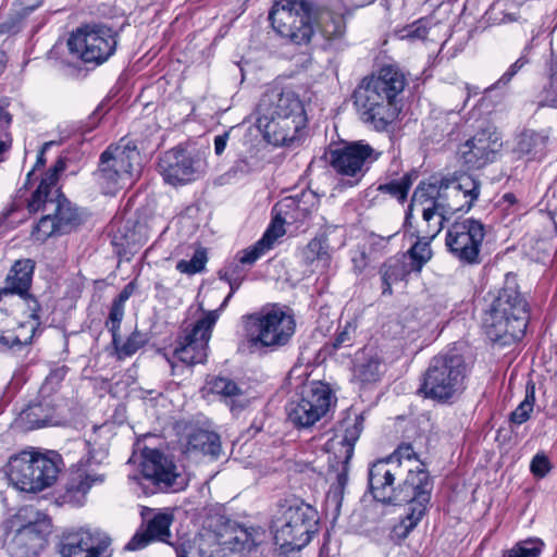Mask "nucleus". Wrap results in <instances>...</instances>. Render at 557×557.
I'll return each instance as SVG.
<instances>
[{
  "mask_svg": "<svg viewBox=\"0 0 557 557\" xmlns=\"http://www.w3.org/2000/svg\"><path fill=\"white\" fill-rule=\"evenodd\" d=\"M158 169L165 183L180 186L201 177L205 172V161L199 156L176 147L162 154Z\"/></svg>",
  "mask_w": 557,
  "mask_h": 557,
  "instance_id": "nucleus-22",
  "label": "nucleus"
},
{
  "mask_svg": "<svg viewBox=\"0 0 557 557\" xmlns=\"http://www.w3.org/2000/svg\"><path fill=\"white\" fill-rule=\"evenodd\" d=\"M219 319V310H211L186 329L173 352V359L186 367L203 363L208 356V343Z\"/></svg>",
  "mask_w": 557,
  "mask_h": 557,
  "instance_id": "nucleus-18",
  "label": "nucleus"
},
{
  "mask_svg": "<svg viewBox=\"0 0 557 557\" xmlns=\"http://www.w3.org/2000/svg\"><path fill=\"white\" fill-rule=\"evenodd\" d=\"M219 276L221 280H224L225 282H227L230 285V288H231L230 294L225 297V299L223 300V302L221 305L220 309H223L227 305L228 300L232 298L233 294L242 285V283L244 281V274L239 270L238 264H233V265H227L224 269L220 270Z\"/></svg>",
  "mask_w": 557,
  "mask_h": 557,
  "instance_id": "nucleus-44",
  "label": "nucleus"
},
{
  "mask_svg": "<svg viewBox=\"0 0 557 557\" xmlns=\"http://www.w3.org/2000/svg\"><path fill=\"white\" fill-rule=\"evenodd\" d=\"M413 183L411 174H405L399 180H393L386 184H381L377 190L382 194H387L392 198L403 202L408 196V191Z\"/></svg>",
  "mask_w": 557,
  "mask_h": 557,
  "instance_id": "nucleus-38",
  "label": "nucleus"
},
{
  "mask_svg": "<svg viewBox=\"0 0 557 557\" xmlns=\"http://www.w3.org/2000/svg\"><path fill=\"white\" fill-rule=\"evenodd\" d=\"M54 144V141H47L42 145L38 156H37V161H36V164L35 166L33 168V170L27 174V183H29L30 181V177L32 175L34 174V172L44 166L45 163H46V159H45V153L46 151Z\"/></svg>",
  "mask_w": 557,
  "mask_h": 557,
  "instance_id": "nucleus-59",
  "label": "nucleus"
},
{
  "mask_svg": "<svg viewBox=\"0 0 557 557\" xmlns=\"http://www.w3.org/2000/svg\"><path fill=\"white\" fill-rule=\"evenodd\" d=\"M543 547L544 543L540 539H529L508 549L505 557H540Z\"/></svg>",
  "mask_w": 557,
  "mask_h": 557,
  "instance_id": "nucleus-43",
  "label": "nucleus"
},
{
  "mask_svg": "<svg viewBox=\"0 0 557 557\" xmlns=\"http://www.w3.org/2000/svg\"><path fill=\"white\" fill-rule=\"evenodd\" d=\"M318 9L309 0H281L269 13L273 29L296 45L308 44L314 34Z\"/></svg>",
  "mask_w": 557,
  "mask_h": 557,
  "instance_id": "nucleus-10",
  "label": "nucleus"
},
{
  "mask_svg": "<svg viewBox=\"0 0 557 557\" xmlns=\"http://www.w3.org/2000/svg\"><path fill=\"white\" fill-rule=\"evenodd\" d=\"M187 453L190 455H203L210 459H218L221 454L220 436L212 431L197 429L189 433Z\"/></svg>",
  "mask_w": 557,
  "mask_h": 557,
  "instance_id": "nucleus-30",
  "label": "nucleus"
},
{
  "mask_svg": "<svg viewBox=\"0 0 557 557\" xmlns=\"http://www.w3.org/2000/svg\"><path fill=\"white\" fill-rule=\"evenodd\" d=\"M517 74L511 72L509 69L499 77V79L486 88V91L492 89L506 87Z\"/></svg>",
  "mask_w": 557,
  "mask_h": 557,
  "instance_id": "nucleus-60",
  "label": "nucleus"
},
{
  "mask_svg": "<svg viewBox=\"0 0 557 557\" xmlns=\"http://www.w3.org/2000/svg\"><path fill=\"white\" fill-rule=\"evenodd\" d=\"M61 377L58 373H51L39 389V400L27 405L15 419L16 428L23 431L53 425L58 423L57 411L60 407L61 398L52 396L55 386Z\"/></svg>",
  "mask_w": 557,
  "mask_h": 557,
  "instance_id": "nucleus-21",
  "label": "nucleus"
},
{
  "mask_svg": "<svg viewBox=\"0 0 557 557\" xmlns=\"http://www.w3.org/2000/svg\"><path fill=\"white\" fill-rule=\"evenodd\" d=\"M404 470L395 457L377 460L369 469V486L373 497L382 503L398 505L407 503V513L401 520L405 535L420 522L426 512L431 499L432 482L426 470H407L401 483Z\"/></svg>",
  "mask_w": 557,
  "mask_h": 557,
  "instance_id": "nucleus-1",
  "label": "nucleus"
},
{
  "mask_svg": "<svg viewBox=\"0 0 557 557\" xmlns=\"http://www.w3.org/2000/svg\"><path fill=\"white\" fill-rule=\"evenodd\" d=\"M502 145V140L496 133L479 132L459 146V160L468 169L484 168L495 161Z\"/></svg>",
  "mask_w": 557,
  "mask_h": 557,
  "instance_id": "nucleus-24",
  "label": "nucleus"
},
{
  "mask_svg": "<svg viewBox=\"0 0 557 557\" xmlns=\"http://www.w3.org/2000/svg\"><path fill=\"white\" fill-rule=\"evenodd\" d=\"M429 33V28L426 25V22L423 20H419L414 23H412L410 26H408L403 34V38L408 39H425Z\"/></svg>",
  "mask_w": 557,
  "mask_h": 557,
  "instance_id": "nucleus-52",
  "label": "nucleus"
},
{
  "mask_svg": "<svg viewBox=\"0 0 557 557\" xmlns=\"http://www.w3.org/2000/svg\"><path fill=\"white\" fill-rule=\"evenodd\" d=\"M230 549L233 552H251L258 545L255 530L245 528L234 530L228 540Z\"/></svg>",
  "mask_w": 557,
  "mask_h": 557,
  "instance_id": "nucleus-37",
  "label": "nucleus"
},
{
  "mask_svg": "<svg viewBox=\"0 0 557 557\" xmlns=\"http://www.w3.org/2000/svg\"><path fill=\"white\" fill-rule=\"evenodd\" d=\"M363 429V418L356 414L343 420L336 434L326 443L327 451L332 453L331 467L336 468L338 488H344L348 481V465L354 455L357 441Z\"/></svg>",
  "mask_w": 557,
  "mask_h": 557,
  "instance_id": "nucleus-20",
  "label": "nucleus"
},
{
  "mask_svg": "<svg viewBox=\"0 0 557 557\" xmlns=\"http://www.w3.org/2000/svg\"><path fill=\"white\" fill-rule=\"evenodd\" d=\"M111 545V539L99 530L79 529L63 536L61 557H101Z\"/></svg>",
  "mask_w": 557,
  "mask_h": 557,
  "instance_id": "nucleus-23",
  "label": "nucleus"
},
{
  "mask_svg": "<svg viewBox=\"0 0 557 557\" xmlns=\"http://www.w3.org/2000/svg\"><path fill=\"white\" fill-rule=\"evenodd\" d=\"M414 455L416 454L410 444H403L396 449V451L391 457H395L398 460V463L401 465V459L411 460V458Z\"/></svg>",
  "mask_w": 557,
  "mask_h": 557,
  "instance_id": "nucleus-58",
  "label": "nucleus"
},
{
  "mask_svg": "<svg viewBox=\"0 0 557 557\" xmlns=\"http://www.w3.org/2000/svg\"><path fill=\"white\" fill-rule=\"evenodd\" d=\"M424 190L429 193V196L437 202V208L444 210L449 215L460 212L469 211L471 208H467L466 200L462 199L460 194L451 196L449 191V185L447 181H440L438 184L433 183H420Z\"/></svg>",
  "mask_w": 557,
  "mask_h": 557,
  "instance_id": "nucleus-29",
  "label": "nucleus"
},
{
  "mask_svg": "<svg viewBox=\"0 0 557 557\" xmlns=\"http://www.w3.org/2000/svg\"><path fill=\"white\" fill-rule=\"evenodd\" d=\"M354 104L360 120L377 132L386 131L399 113L397 102L389 100L367 78L355 89Z\"/></svg>",
  "mask_w": 557,
  "mask_h": 557,
  "instance_id": "nucleus-13",
  "label": "nucleus"
},
{
  "mask_svg": "<svg viewBox=\"0 0 557 557\" xmlns=\"http://www.w3.org/2000/svg\"><path fill=\"white\" fill-rule=\"evenodd\" d=\"M535 403V387L533 384H528L525 388L524 399L519 406L510 413V422L520 425L528 421L534 408Z\"/></svg>",
  "mask_w": 557,
  "mask_h": 557,
  "instance_id": "nucleus-40",
  "label": "nucleus"
},
{
  "mask_svg": "<svg viewBox=\"0 0 557 557\" xmlns=\"http://www.w3.org/2000/svg\"><path fill=\"white\" fill-rule=\"evenodd\" d=\"M173 517L166 512H158L151 519L147 520L146 531L136 533L132 540L126 544L127 550H138L146 547L152 541H160L168 543L171 536L170 527Z\"/></svg>",
  "mask_w": 557,
  "mask_h": 557,
  "instance_id": "nucleus-27",
  "label": "nucleus"
},
{
  "mask_svg": "<svg viewBox=\"0 0 557 557\" xmlns=\"http://www.w3.org/2000/svg\"><path fill=\"white\" fill-rule=\"evenodd\" d=\"M334 397L330 387L313 382L302 387L286 405L288 421L298 429H308L330 409Z\"/></svg>",
  "mask_w": 557,
  "mask_h": 557,
  "instance_id": "nucleus-12",
  "label": "nucleus"
},
{
  "mask_svg": "<svg viewBox=\"0 0 557 557\" xmlns=\"http://www.w3.org/2000/svg\"><path fill=\"white\" fill-rule=\"evenodd\" d=\"M140 153L131 141L122 138L117 144L110 145L100 156L95 178L107 195H114L140 172Z\"/></svg>",
  "mask_w": 557,
  "mask_h": 557,
  "instance_id": "nucleus-6",
  "label": "nucleus"
},
{
  "mask_svg": "<svg viewBox=\"0 0 557 557\" xmlns=\"http://www.w3.org/2000/svg\"><path fill=\"white\" fill-rule=\"evenodd\" d=\"M548 140V135L532 129L523 131L518 137L515 151L519 156H535L541 152Z\"/></svg>",
  "mask_w": 557,
  "mask_h": 557,
  "instance_id": "nucleus-34",
  "label": "nucleus"
},
{
  "mask_svg": "<svg viewBox=\"0 0 557 557\" xmlns=\"http://www.w3.org/2000/svg\"><path fill=\"white\" fill-rule=\"evenodd\" d=\"M13 535L8 544L12 557H38L51 532L49 518L33 506L21 507L9 520Z\"/></svg>",
  "mask_w": 557,
  "mask_h": 557,
  "instance_id": "nucleus-7",
  "label": "nucleus"
},
{
  "mask_svg": "<svg viewBox=\"0 0 557 557\" xmlns=\"http://www.w3.org/2000/svg\"><path fill=\"white\" fill-rule=\"evenodd\" d=\"M208 388L211 393L223 397L225 401H230V399L242 394L238 385L228 377H213L208 382Z\"/></svg>",
  "mask_w": 557,
  "mask_h": 557,
  "instance_id": "nucleus-42",
  "label": "nucleus"
},
{
  "mask_svg": "<svg viewBox=\"0 0 557 557\" xmlns=\"http://www.w3.org/2000/svg\"><path fill=\"white\" fill-rule=\"evenodd\" d=\"M382 152L363 140L332 150L330 163L334 171L346 180L348 186L357 185Z\"/></svg>",
  "mask_w": 557,
  "mask_h": 557,
  "instance_id": "nucleus-17",
  "label": "nucleus"
},
{
  "mask_svg": "<svg viewBox=\"0 0 557 557\" xmlns=\"http://www.w3.org/2000/svg\"><path fill=\"white\" fill-rule=\"evenodd\" d=\"M296 321L292 313L278 307L249 317L247 339L257 348L277 349L292 339Z\"/></svg>",
  "mask_w": 557,
  "mask_h": 557,
  "instance_id": "nucleus-11",
  "label": "nucleus"
},
{
  "mask_svg": "<svg viewBox=\"0 0 557 557\" xmlns=\"http://www.w3.org/2000/svg\"><path fill=\"white\" fill-rule=\"evenodd\" d=\"M104 474H91L86 473L85 478L77 485V491L82 493H86L94 484L102 483L104 481Z\"/></svg>",
  "mask_w": 557,
  "mask_h": 557,
  "instance_id": "nucleus-56",
  "label": "nucleus"
},
{
  "mask_svg": "<svg viewBox=\"0 0 557 557\" xmlns=\"http://www.w3.org/2000/svg\"><path fill=\"white\" fill-rule=\"evenodd\" d=\"M270 248L263 244L260 239L248 247L238 252V261L244 265H252L258 259H260Z\"/></svg>",
  "mask_w": 557,
  "mask_h": 557,
  "instance_id": "nucleus-49",
  "label": "nucleus"
},
{
  "mask_svg": "<svg viewBox=\"0 0 557 557\" xmlns=\"http://www.w3.org/2000/svg\"><path fill=\"white\" fill-rule=\"evenodd\" d=\"M318 511L309 504L295 499L282 506L274 523L276 544L292 550L301 549L318 531Z\"/></svg>",
  "mask_w": 557,
  "mask_h": 557,
  "instance_id": "nucleus-8",
  "label": "nucleus"
},
{
  "mask_svg": "<svg viewBox=\"0 0 557 557\" xmlns=\"http://www.w3.org/2000/svg\"><path fill=\"white\" fill-rule=\"evenodd\" d=\"M116 45L115 33L104 25H85L74 32L67 40L72 54L86 63L95 64L107 61L115 52Z\"/></svg>",
  "mask_w": 557,
  "mask_h": 557,
  "instance_id": "nucleus-14",
  "label": "nucleus"
},
{
  "mask_svg": "<svg viewBox=\"0 0 557 557\" xmlns=\"http://www.w3.org/2000/svg\"><path fill=\"white\" fill-rule=\"evenodd\" d=\"M406 273V267L401 260L391 258L387 261H385L380 268V274L383 285L382 294L388 296L392 295V285L403 280Z\"/></svg>",
  "mask_w": 557,
  "mask_h": 557,
  "instance_id": "nucleus-35",
  "label": "nucleus"
},
{
  "mask_svg": "<svg viewBox=\"0 0 557 557\" xmlns=\"http://www.w3.org/2000/svg\"><path fill=\"white\" fill-rule=\"evenodd\" d=\"M258 126L264 139L274 146H289L306 126L301 100L292 90L264 95L259 104Z\"/></svg>",
  "mask_w": 557,
  "mask_h": 557,
  "instance_id": "nucleus-2",
  "label": "nucleus"
},
{
  "mask_svg": "<svg viewBox=\"0 0 557 557\" xmlns=\"http://www.w3.org/2000/svg\"><path fill=\"white\" fill-rule=\"evenodd\" d=\"M32 235L36 240L40 242L46 240L50 236L60 235L59 227L55 220H53L52 213L45 212L44 216L34 227Z\"/></svg>",
  "mask_w": 557,
  "mask_h": 557,
  "instance_id": "nucleus-46",
  "label": "nucleus"
},
{
  "mask_svg": "<svg viewBox=\"0 0 557 557\" xmlns=\"http://www.w3.org/2000/svg\"><path fill=\"white\" fill-rule=\"evenodd\" d=\"M485 236L484 225L473 219L455 222L447 231L448 251L460 263L474 265L481 263V247Z\"/></svg>",
  "mask_w": 557,
  "mask_h": 557,
  "instance_id": "nucleus-19",
  "label": "nucleus"
},
{
  "mask_svg": "<svg viewBox=\"0 0 557 557\" xmlns=\"http://www.w3.org/2000/svg\"><path fill=\"white\" fill-rule=\"evenodd\" d=\"M285 233L283 222L281 220H274L271 225L268 227L263 236L260 238L264 245H267L270 249L273 247L275 240L283 236Z\"/></svg>",
  "mask_w": 557,
  "mask_h": 557,
  "instance_id": "nucleus-51",
  "label": "nucleus"
},
{
  "mask_svg": "<svg viewBox=\"0 0 557 557\" xmlns=\"http://www.w3.org/2000/svg\"><path fill=\"white\" fill-rule=\"evenodd\" d=\"M542 106L557 109V84H549L545 89Z\"/></svg>",
  "mask_w": 557,
  "mask_h": 557,
  "instance_id": "nucleus-57",
  "label": "nucleus"
},
{
  "mask_svg": "<svg viewBox=\"0 0 557 557\" xmlns=\"http://www.w3.org/2000/svg\"><path fill=\"white\" fill-rule=\"evenodd\" d=\"M416 243L408 250V255L413 263V269L420 271L422 267L428 263L432 258L431 243L433 239L422 238L420 236H413Z\"/></svg>",
  "mask_w": 557,
  "mask_h": 557,
  "instance_id": "nucleus-39",
  "label": "nucleus"
},
{
  "mask_svg": "<svg viewBox=\"0 0 557 557\" xmlns=\"http://www.w3.org/2000/svg\"><path fill=\"white\" fill-rule=\"evenodd\" d=\"M148 342L147 336L139 332L134 331L124 344H121V339L117 345H113L120 357H129L134 355L139 348H141Z\"/></svg>",
  "mask_w": 557,
  "mask_h": 557,
  "instance_id": "nucleus-45",
  "label": "nucleus"
},
{
  "mask_svg": "<svg viewBox=\"0 0 557 557\" xmlns=\"http://www.w3.org/2000/svg\"><path fill=\"white\" fill-rule=\"evenodd\" d=\"M550 469L549 460L544 455H535L531 461L530 470L539 478H544Z\"/></svg>",
  "mask_w": 557,
  "mask_h": 557,
  "instance_id": "nucleus-53",
  "label": "nucleus"
},
{
  "mask_svg": "<svg viewBox=\"0 0 557 557\" xmlns=\"http://www.w3.org/2000/svg\"><path fill=\"white\" fill-rule=\"evenodd\" d=\"M447 215L419 184L413 191L404 225L410 236L434 239L443 230Z\"/></svg>",
  "mask_w": 557,
  "mask_h": 557,
  "instance_id": "nucleus-15",
  "label": "nucleus"
},
{
  "mask_svg": "<svg viewBox=\"0 0 557 557\" xmlns=\"http://www.w3.org/2000/svg\"><path fill=\"white\" fill-rule=\"evenodd\" d=\"M315 199L311 193H304L300 198L290 197L281 202V209L286 214L295 220V210L300 212L304 216L309 214L314 207Z\"/></svg>",
  "mask_w": 557,
  "mask_h": 557,
  "instance_id": "nucleus-36",
  "label": "nucleus"
},
{
  "mask_svg": "<svg viewBox=\"0 0 557 557\" xmlns=\"http://www.w3.org/2000/svg\"><path fill=\"white\" fill-rule=\"evenodd\" d=\"M228 133H224L223 135H219L214 138V151L218 156H221L227 144Z\"/></svg>",
  "mask_w": 557,
  "mask_h": 557,
  "instance_id": "nucleus-63",
  "label": "nucleus"
},
{
  "mask_svg": "<svg viewBox=\"0 0 557 557\" xmlns=\"http://www.w3.org/2000/svg\"><path fill=\"white\" fill-rule=\"evenodd\" d=\"M208 388L211 393L223 397L225 401H230V399L242 394L238 385L228 377H213L208 382Z\"/></svg>",
  "mask_w": 557,
  "mask_h": 557,
  "instance_id": "nucleus-41",
  "label": "nucleus"
},
{
  "mask_svg": "<svg viewBox=\"0 0 557 557\" xmlns=\"http://www.w3.org/2000/svg\"><path fill=\"white\" fill-rule=\"evenodd\" d=\"M351 261L354 263V269L357 272H361L367 265V256L363 251L356 252Z\"/></svg>",
  "mask_w": 557,
  "mask_h": 557,
  "instance_id": "nucleus-64",
  "label": "nucleus"
},
{
  "mask_svg": "<svg viewBox=\"0 0 557 557\" xmlns=\"http://www.w3.org/2000/svg\"><path fill=\"white\" fill-rule=\"evenodd\" d=\"M468 374L462 355L453 350L441 352L431 359L419 393L441 404L453 403L466 389Z\"/></svg>",
  "mask_w": 557,
  "mask_h": 557,
  "instance_id": "nucleus-4",
  "label": "nucleus"
},
{
  "mask_svg": "<svg viewBox=\"0 0 557 557\" xmlns=\"http://www.w3.org/2000/svg\"><path fill=\"white\" fill-rule=\"evenodd\" d=\"M356 329L357 326L354 323L347 322L334 338V349L351 346L356 335Z\"/></svg>",
  "mask_w": 557,
  "mask_h": 557,
  "instance_id": "nucleus-50",
  "label": "nucleus"
},
{
  "mask_svg": "<svg viewBox=\"0 0 557 557\" xmlns=\"http://www.w3.org/2000/svg\"><path fill=\"white\" fill-rule=\"evenodd\" d=\"M134 290H135V283L129 282L127 285H125V287L122 289V292L119 294V296L114 299V301L125 306V302L133 295Z\"/></svg>",
  "mask_w": 557,
  "mask_h": 557,
  "instance_id": "nucleus-62",
  "label": "nucleus"
},
{
  "mask_svg": "<svg viewBox=\"0 0 557 557\" xmlns=\"http://www.w3.org/2000/svg\"><path fill=\"white\" fill-rule=\"evenodd\" d=\"M517 74L511 72L509 69L499 77V79L486 88V91L492 89L506 87Z\"/></svg>",
  "mask_w": 557,
  "mask_h": 557,
  "instance_id": "nucleus-61",
  "label": "nucleus"
},
{
  "mask_svg": "<svg viewBox=\"0 0 557 557\" xmlns=\"http://www.w3.org/2000/svg\"><path fill=\"white\" fill-rule=\"evenodd\" d=\"M11 101L9 98L4 97L0 99V131L7 129L12 122V115L8 110Z\"/></svg>",
  "mask_w": 557,
  "mask_h": 557,
  "instance_id": "nucleus-55",
  "label": "nucleus"
},
{
  "mask_svg": "<svg viewBox=\"0 0 557 557\" xmlns=\"http://www.w3.org/2000/svg\"><path fill=\"white\" fill-rule=\"evenodd\" d=\"M207 256L205 251L197 250L190 260H180L176 269L181 273L196 274L205 268Z\"/></svg>",
  "mask_w": 557,
  "mask_h": 557,
  "instance_id": "nucleus-48",
  "label": "nucleus"
},
{
  "mask_svg": "<svg viewBox=\"0 0 557 557\" xmlns=\"http://www.w3.org/2000/svg\"><path fill=\"white\" fill-rule=\"evenodd\" d=\"M141 476L138 484L146 494L183 488L184 480L177 472L174 462L162 451L156 448L145 447L140 461Z\"/></svg>",
  "mask_w": 557,
  "mask_h": 557,
  "instance_id": "nucleus-16",
  "label": "nucleus"
},
{
  "mask_svg": "<svg viewBox=\"0 0 557 557\" xmlns=\"http://www.w3.org/2000/svg\"><path fill=\"white\" fill-rule=\"evenodd\" d=\"M88 447V458L87 463H102L108 456V450L104 446L95 447L91 445L90 440L85 442Z\"/></svg>",
  "mask_w": 557,
  "mask_h": 557,
  "instance_id": "nucleus-54",
  "label": "nucleus"
},
{
  "mask_svg": "<svg viewBox=\"0 0 557 557\" xmlns=\"http://www.w3.org/2000/svg\"><path fill=\"white\" fill-rule=\"evenodd\" d=\"M60 472L59 456L22 451L9 463V480L20 491L37 493L51 486Z\"/></svg>",
  "mask_w": 557,
  "mask_h": 557,
  "instance_id": "nucleus-9",
  "label": "nucleus"
},
{
  "mask_svg": "<svg viewBox=\"0 0 557 557\" xmlns=\"http://www.w3.org/2000/svg\"><path fill=\"white\" fill-rule=\"evenodd\" d=\"M383 373V363L376 354H362L354 367V376L362 383H373L380 380Z\"/></svg>",
  "mask_w": 557,
  "mask_h": 557,
  "instance_id": "nucleus-32",
  "label": "nucleus"
},
{
  "mask_svg": "<svg viewBox=\"0 0 557 557\" xmlns=\"http://www.w3.org/2000/svg\"><path fill=\"white\" fill-rule=\"evenodd\" d=\"M528 321V304L513 287L499 290L486 306L482 317L487 337L502 345L521 339Z\"/></svg>",
  "mask_w": 557,
  "mask_h": 557,
  "instance_id": "nucleus-3",
  "label": "nucleus"
},
{
  "mask_svg": "<svg viewBox=\"0 0 557 557\" xmlns=\"http://www.w3.org/2000/svg\"><path fill=\"white\" fill-rule=\"evenodd\" d=\"M29 320L21 323L16 330L1 329L2 347L23 346L32 342L36 329L40 325V305L35 297L27 298Z\"/></svg>",
  "mask_w": 557,
  "mask_h": 557,
  "instance_id": "nucleus-26",
  "label": "nucleus"
},
{
  "mask_svg": "<svg viewBox=\"0 0 557 557\" xmlns=\"http://www.w3.org/2000/svg\"><path fill=\"white\" fill-rule=\"evenodd\" d=\"M64 170L65 162L59 159L41 178L27 206L30 212L41 210L42 212L52 213L60 235L71 233L82 222L77 208L55 187L59 175Z\"/></svg>",
  "mask_w": 557,
  "mask_h": 557,
  "instance_id": "nucleus-5",
  "label": "nucleus"
},
{
  "mask_svg": "<svg viewBox=\"0 0 557 557\" xmlns=\"http://www.w3.org/2000/svg\"><path fill=\"white\" fill-rule=\"evenodd\" d=\"M366 78L392 101H396L407 84L405 74L394 65H385L376 76Z\"/></svg>",
  "mask_w": 557,
  "mask_h": 557,
  "instance_id": "nucleus-28",
  "label": "nucleus"
},
{
  "mask_svg": "<svg viewBox=\"0 0 557 557\" xmlns=\"http://www.w3.org/2000/svg\"><path fill=\"white\" fill-rule=\"evenodd\" d=\"M124 305L113 300L108 320L106 322L107 327L112 334V344L117 345L120 341V325L124 318Z\"/></svg>",
  "mask_w": 557,
  "mask_h": 557,
  "instance_id": "nucleus-47",
  "label": "nucleus"
},
{
  "mask_svg": "<svg viewBox=\"0 0 557 557\" xmlns=\"http://www.w3.org/2000/svg\"><path fill=\"white\" fill-rule=\"evenodd\" d=\"M35 263L30 259L17 260L5 277L4 286L0 288V297L18 295L27 307V298L34 297L28 293L32 285Z\"/></svg>",
  "mask_w": 557,
  "mask_h": 557,
  "instance_id": "nucleus-25",
  "label": "nucleus"
},
{
  "mask_svg": "<svg viewBox=\"0 0 557 557\" xmlns=\"http://www.w3.org/2000/svg\"><path fill=\"white\" fill-rule=\"evenodd\" d=\"M324 239L313 238L301 251L304 262L312 268V271L324 270L330 263V253Z\"/></svg>",
  "mask_w": 557,
  "mask_h": 557,
  "instance_id": "nucleus-33",
  "label": "nucleus"
},
{
  "mask_svg": "<svg viewBox=\"0 0 557 557\" xmlns=\"http://www.w3.org/2000/svg\"><path fill=\"white\" fill-rule=\"evenodd\" d=\"M442 181H447L451 196H456V194L462 196L467 208H472L480 196L481 183L472 175L461 174L457 177H445Z\"/></svg>",
  "mask_w": 557,
  "mask_h": 557,
  "instance_id": "nucleus-31",
  "label": "nucleus"
}]
</instances>
